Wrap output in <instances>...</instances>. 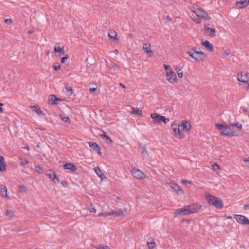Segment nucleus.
I'll use <instances>...</instances> for the list:
<instances>
[{
  "label": "nucleus",
  "instance_id": "1",
  "mask_svg": "<svg viewBox=\"0 0 249 249\" xmlns=\"http://www.w3.org/2000/svg\"><path fill=\"white\" fill-rule=\"evenodd\" d=\"M209 205H213L217 209H221L223 206L222 201L217 197L214 196L210 194L205 196Z\"/></svg>",
  "mask_w": 249,
  "mask_h": 249
},
{
  "label": "nucleus",
  "instance_id": "2",
  "mask_svg": "<svg viewBox=\"0 0 249 249\" xmlns=\"http://www.w3.org/2000/svg\"><path fill=\"white\" fill-rule=\"evenodd\" d=\"M187 53L190 57L193 58L197 62L204 61L207 57L204 52L201 51H195L194 53H192V51H189L187 52Z\"/></svg>",
  "mask_w": 249,
  "mask_h": 249
},
{
  "label": "nucleus",
  "instance_id": "3",
  "mask_svg": "<svg viewBox=\"0 0 249 249\" xmlns=\"http://www.w3.org/2000/svg\"><path fill=\"white\" fill-rule=\"evenodd\" d=\"M171 127L176 137L180 139H183L184 138L185 136L181 132L180 125H179L176 121H174L171 124Z\"/></svg>",
  "mask_w": 249,
  "mask_h": 249
},
{
  "label": "nucleus",
  "instance_id": "4",
  "mask_svg": "<svg viewBox=\"0 0 249 249\" xmlns=\"http://www.w3.org/2000/svg\"><path fill=\"white\" fill-rule=\"evenodd\" d=\"M194 12L198 17H201L205 19L210 20L211 19V18L209 16L208 13L202 8H197Z\"/></svg>",
  "mask_w": 249,
  "mask_h": 249
},
{
  "label": "nucleus",
  "instance_id": "5",
  "mask_svg": "<svg viewBox=\"0 0 249 249\" xmlns=\"http://www.w3.org/2000/svg\"><path fill=\"white\" fill-rule=\"evenodd\" d=\"M60 43H57L54 48V52L59 57H60L65 54L64 46H60Z\"/></svg>",
  "mask_w": 249,
  "mask_h": 249
},
{
  "label": "nucleus",
  "instance_id": "6",
  "mask_svg": "<svg viewBox=\"0 0 249 249\" xmlns=\"http://www.w3.org/2000/svg\"><path fill=\"white\" fill-rule=\"evenodd\" d=\"M189 209L187 208V206H184L182 209H178L176 210L174 214L177 215H185L189 214Z\"/></svg>",
  "mask_w": 249,
  "mask_h": 249
},
{
  "label": "nucleus",
  "instance_id": "7",
  "mask_svg": "<svg viewBox=\"0 0 249 249\" xmlns=\"http://www.w3.org/2000/svg\"><path fill=\"white\" fill-rule=\"evenodd\" d=\"M50 173H46V175L54 183H59L60 180L59 178L53 171H50Z\"/></svg>",
  "mask_w": 249,
  "mask_h": 249
},
{
  "label": "nucleus",
  "instance_id": "8",
  "mask_svg": "<svg viewBox=\"0 0 249 249\" xmlns=\"http://www.w3.org/2000/svg\"><path fill=\"white\" fill-rule=\"evenodd\" d=\"M132 174L134 178L137 179H142L145 177L144 173L139 169L133 170Z\"/></svg>",
  "mask_w": 249,
  "mask_h": 249
},
{
  "label": "nucleus",
  "instance_id": "9",
  "mask_svg": "<svg viewBox=\"0 0 249 249\" xmlns=\"http://www.w3.org/2000/svg\"><path fill=\"white\" fill-rule=\"evenodd\" d=\"M234 218L238 223L243 225H247L249 221L246 217L242 215L235 214Z\"/></svg>",
  "mask_w": 249,
  "mask_h": 249
},
{
  "label": "nucleus",
  "instance_id": "10",
  "mask_svg": "<svg viewBox=\"0 0 249 249\" xmlns=\"http://www.w3.org/2000/svg\"><path fill=\"white\" fill-rule=\"evenodd\" d=\"M187 208H188L189 213L191 214L198 211L201 208V206L197 204H194L193 205H187Z\"/></svg>",
  "mask_w": 249,
  "mask_h": 249
},
{
  "label": "nucleus",
  "instance_id": "11",
  "mask_svg": "<svg viewBox=\"0 0 249 249\" xmlns=\"http://www.w3.org/2000/svg\"><path fill=\"white\" fill-rule=\"evenodd\" d=\"M204 30L205 33L208 36L213 37L215 36L216 30L214 28H210L207 27V25L204 26Z\"/></svg>",
  "mask_w": 249,
  "mask_h": 249
},
{
  "label": "nucleus",
  "instance_id": "12",
  "mask_svg": "<svg viewBox=\"0 0 249 249\" xmlns=\"http://www.w3.org/2000/svg\"><path fill=\"white\" fill-rule=\"evenodd\" d=\"M150 116L156 123L160 124L162 122V115L157 113H153L151 114Z\"/></svg>",
  "mask_w": 249,
  "mask_h": 249
},
{
  "label": "nucleus",
  "instance_id": "13",
  "mask_svg": "<svg viewBox=\"0 0 249 249\" xmlns=\"http://www.w3.org/2000/svg\"><path fill=\"white\" fill-rule=\"evenodd\" d=\"M49 97V104L51 105H58L59 102L62 100L53 94L50 95Z\"/></svg>",
  "mask_w": 249,
  "mask_h": 249
},
{
  "label": "nucleus",
  "instance_id": "14",
  "mask_svg": "<svg viewBox=\"0 0 249 249\" xmlns=\"http://www.w3.org/2000/svg\"><path fill=\"white\" fill-rule=\"evenodd\" d=\"M88 144L91 148H92L93 151H94L99 155L101 154L100 147L97 143L89 141L88 142Z\"/></svg>",
  "mask_w": 249,
  "mask_h": 249
},
{
  "label": "nucleus",
  "instance_id": "15",
  "mask_svg": "<svg viewBox=\"0 0 249 249\" xmlns=\"http://www.w3.org/2000/svg\"><path fill=\"white\" fill-rule=\"evenodd\" d=\"M249 79V73L248 72H242L240 77H238V80L242 83H247Z\"/></svg>",
  "mask_w": 249,
  "mask_h": 249
},
{
  "label": "nucleus",
  "instance_id": "16",
  "mask_svg": "<svg viewBox=\"0 0 249 249\" xmlns=\"http://www.w3.org/2000/svg\"><path fill=\"white\" fill-rule=\"evenodd\" d=\"M167 80L170 83H174L177 81V76L176 73L173 71L166 74Z\"/></svg>",
  "mask_w": 249,
  "mask_h": 249
},
{
  "label": "nucleus",
  "instance_id": "17",
  "mask_svg": "<svg viewBox=\"0 0 249 249\" xmlns=\"http://www.w3.org/2000/svg\"><path fill=\"white\" fill-rule=\"evenodd\" d=\"M249 5V0H240L236 3V5L239 8H244Z\"/></svg>",
  "mask_w": 249,
  "mask_h": 249
},
{
  "label": "nucleus",
  "instance_id": "18",
  "mask_svg": "<svg viewBox=\"0 0 249 249\" xmlns=\"http://www.w3.org/2000/svg\"><path fill=\"white\" fill-rule=\"evenodd\" d=\"M181 130L185 131L186 132L189 131L191 129V126L190 123L187 121H184L182 124L180 125Z\"/></svg>",
  "mask_w": 249,
  "mask_h": 249
},
{
  "label": "nucleus",
  "instance_id": "19",
  "mask_svg": "<svg viewBox=\"0 0 249 249\" xmlns=\"http://www.w3.org/2000/svg\"><path fill=\"white\" fill-rule=\"evenodd\" d=\"M63 168L65 170H69L71 171H75L77 168V167L71 163H67L64 164Z\"/></svg>",
  "mask_w": 249,
  "mask_h": 249
},
{
  "label": "nucleus",
  "instance_id": "20",
  "mask_svg": "<svg viewBox=\"0 0 249 249\" xmlns=\"http://www.w3.org/2000/svg\"><path fill=\"white\" fill-rule=\"evenodd\" d=\"M171 187L176 192L181 195L184 194V191L182 190L180 186L176 183H171Z\"/></svg>",
  "mask_w": 249,
  "mask_h": 249
},
{
  "label": "nucleus",
  "instance_id": "21",
  "mask_svg": "<svg viewBox=\"0 0 249 249\" xmlns=\"http://www.w3.org/2000/svg\"><path fill=\"white\" fill-rule=\"evenodd\" d=\"M201 44L210 52L213 51L214 49L213 46L211 44V43L209 41L205 40V41H203L201 42Z\"/></svg>",
  "mask_w": 249,
  "mask_h": 249
},
{
  "label": "nucleus",
  "instance_id": "22",
  "mask_svg": "<svg viewBox=\"0 0 249 249\" xmlns=\"http://www.w3.org/2000/svg\"><path fill=\"white\" fill-rule=\"evenodd\" d=\"M110 213L111 215H115L117 217H121L124 215V212L120 209L117 210H112Z\"/></svg>",
  "mask_w": 249,
  "mask_h": 249
},
{
  "label": "nucleus",
  "instance_id": "23",
  "mask_svg": "<svg viewBox=\"0 0 249 249\" xmlns=\"http://www.w3.org/2000/svg\"><path fill=\"white\" fill-rule=\"evenodd\" d=\"M31 108L34 112L36 113L38 115H45V114L41 110L39 106H33L31 107Z\"/></svg>",
  "mask_w": 249,
  "mask_h": 249
},
{
  "label": "nucleus",
  "instance_id": "24",
  "mask_svg": "<svg viewBox=\"0 0 249 249\" xmlns=\"http://www.w3.org/2000/svg\"><path fill=\"white\" fill-rule=\"evenodd\" d=\"M4 158L2 156H0V171L4 172L6 169V165L4 163Z\"/></svg>",
  "mask_w": 249,
  "mask_h": 249
},
{
  "label": "nucleus",
  "instance_id": "25",
  "mask_svg": "<svg viewBox=\"0 0 249 249\" xmlns=\"http://www.w3.org/2000/svg\"><path fill=\"white\" fill-rule=\"evenodd\" d=\"M0 192L1 196L3 197H8V196L7 195V188L5 185H1L0 187Z\"/></svg>",
  "mask_w": 249,
  "mask_h": 249
},
{
  "label": "nucleus",
  "instance_id": "26",
  "mask_svg": "<svg viewBox=\"0 0 249 249\" xmlns=\"http://www.w3.org/2000/svg\"><path fill=\"white\" fill-rule=\"evenodd\" d=\"M94 171L96 174L103 180L104 178L107 179L105 175L102 172V170L99 167H96L94 168Z\"/></svg>",
  "mask_w": 249,
  "mask_h": 249
},
{
  "label": "nucleus",
  "instance_id": "27",
  "mask_svg": "<svg viewBox=\"0 0 249 249\" xmlns=\"http://www.w3.org/2000/svg\"><path fill=\"white\" fill-rule=\"evenodd\" d=\"M94 62L95 60L93 58H89V57H87V59L85 61L87 68H90L91 66L94 64Z\"/></svg>",
  "mask_w": 249,
  "mask_h": 249
},
{
  "label": "nucleus",
  "instance_id": "28",
  "mask_svg": "<svg viewBox=\"0 0 249 249\" xmlns=\"http://www.w3.org/2000/svg\"><path fill=\"white\" fill-rule=\"evenodd\" d=\"M216 128L219 130L222 131V130L224 129V128H229L231 130H232V129H231V126L225 125L222 124L217 123V124H216Z\"/></svg>",
  "mask_w": 249,
  "mask_h": 249
},
{
  "label": "nucleus",
  "instance_id": "29",
  "mask_svg": "<svg viewBox=\"0 0 249 249\" xmlns=\"http://www.w3.org/2000/svg\"><path fill=\"white\" fill-rule=\"evenodd\" d=\"M117 34L116 31L112 30L109 32L108 36L110 39H113L114 41L118 40V38L116 37Z\"/></svg>",
  "mask_w": 249,
  "mask_h": 249
},
{
  "label": "nucleus",
  "instance_id": "30",
  "mask_svg": "<svg viewBox=\"0 0 249 249\" xmlns=\"http://www.w3.org/2000/svg\"><path fill=\"white\" fill-rule=\"evenodd\" d=\"M133 109V111L131 112V114H136L138 116H142V110L139 109H135L133 107L132 108Z\"/></svg>",
  "mask_w": 249,
  "mask_h": 249
},
{
  "label": "nucleus",
  "instance_id": "31",
  "mask_svg": "<svg viewBox=\"0 0 249 249\" xmlns=\"http://www.w3.org/2000/svg\"><path fill=\"white\" fill-rule=\"evenodd\" d=\"M143 49L144 51L146 53L152 52L150 48V44H144Z\"/></svg>",
  "mask_w": 249,
  "mask_h": 249
},
{
  "label": "nucleus",
  "instance_id": "32",
  "mask_svg": "<svg viewBox=\"0 0 249 249\" xmlns=\"http://www.w3.org/2000/svg\"><path fill=\"white\" fill-rule=\"evenodd\" d=\"M231 130L229 128H224L221 131V135L222 136H230V132H231Z\"/></svg>",
  "mask_w": 249,
  "mask_h": 249
},
{
  "label": "nucleus",
  "instance_id": "33",
  "mask_svg": "<svg viewBox=\"0 0 249 249\" xmlns=\"http://www.w3.org/2000/svg\"><path fill=\"white\" fill-rule=\"evenodd\" d=\"M18 189L19 192L20 193H25L28 190L27 187L24 185H19Z\"/></svg>",
  "mask_w": 249,
  "mask_h": 249
},
{
  "label": "nucleus",
  "instance_id": "34",
  "mask_svg": "<svg viewBox=\"0 0 249 249\" xmlns=\"http://www.w3.org/2000/svg\"><path fill=\"white\" fill-rule=\"evenodd\" d=\"M231 126L236 127L239 130H241L242 128V125L241 124H239L238 123H230V125Z\"/></svg>",
  "mask_w": 249,
  "mask_h": 249
},
{
  "label": "nucleus",
  "instance_id": "35",
  "mask_svg": "<svg viewBox=\"0 0 249 249\" xmlns=\"http://www.w3.org/2000/svg\"><path fill=\"white\" fill-rule=\"evenodd\" d=\"M178 68V66H177V68L176 70L177 71V74L179 77L182 78L183 76V71L181 70V68H180V66H179V68L178 70L177 69Z\"/></svg>",
  "mask_w": 249,
  "mask_h": 249
},
{
  "label": "nucleus",
  "instance_id": "36",
  "mask_svg": "<svg viewBox=\"0 0 249 249\" xmlns=\"http://www.w3.org/2000/svg\"><path fill=\"white\" fill-rule=\"evenodd\" d=\"M35 171L39 174L43 173V170L39 165H36L35 166Z\"/></svg>",
  "mask_w": 249,
  "mask_h": 249
},
{
  "label": "nucleus",
  "instance_id": "37",
  "mask_svg": "<svg viewBox=\"0 0 249 249\" xmlns=\"http://www.w3.org/2000/svg\"><path fill=\"white\" fill-rule=\"evenodd\" d=\"M105 142L107 144H112L113 142L110 137L108 135L105 138Z\"/></svg>",
  "mask_w": 249,
  "mask_h": 249
},
{
  "label": "nucleus",
  "instance_id": "38",
  "mask_svg": "<svg viewBox=\"0 0 249 249\" xmlns=\"http://www.w3.org/2000/svg\"><path fill=\"white\" fill-rule=\"evenodd\" d=\"M164 66L166 71V74H168V73H169L173 71V70L169 65L164 64Z\"/></svg>",
  "mask_w": 249,
  "mask_h": 249
},
{
  "label": "nucleus",
  "instance_id": "39",
  "mask_svg": "<svg viewBox=\"0 0 249 249\" xmlns=\"http://www.w3.org/2000/svg\"><path fill=\"white\" fill-rule=\"evenodd\" d=\"M66 91L69 95H71L73 93L72 87L69 86L66 87Z\"/></svg>",
  "mask_w": 249,
  "mask_h": 249
},
{
  "label": "nucleus",
  "instance_id": "40",
  "mask_svg": "<svg viewBox=\"0 0 249 249\" xmlns=\"http://www.w3.org/2000/svg\"><path fill=\"white\" fill-rule=\"evenodd\" d=\"M147 245L149 249H153L156 247V243L154 242H148Z\"/></svg>",
  "mask_w": 249,
  "mask_h": 249
},
{
  "label": "nucleus",
  "instance_id": "41",
  "mask_svg": "<svg viewBox=\"0 0 249 249\" xmlns=\"http://www.w3.org/2000/svg\"><path fill=\"white\" fill-rule=\"evenodd\" d=\"M19 160L21 161L20 164L22 165H25L28 163V161L27 159H23V158L20 157L19 158Z\"/></svg>",
  "mask_w": 249,
  "mask_h": 249
},
{
  "label": "nucleus",
  "instance_id": "42",
  "mask_svg": "<svg viewBox=\"0 0 249 249\" xmlns=\"http://www.w3.org/2000/svg\"><path fill=\"white\" fill-rule=\"evenodd\" d=\"M95 248L96 249H111L108 246H103L102 245H97L96 246H95Z\"/></svg>",
  "mask_w": 249,
  "mask_h": 249
},
{
  "label": "nucleus",
  "instance_id": "43",
  "mask_svg": "<svg viewBox=\"0 0 249 249\" xmlns=\"http://www.w3.org/2000/svg\"><path fill=\"white\" fill-rule=\"evenodd\" d=\"M6 215L12 217L14 215V213L12 210H7L5 212Z\"/></svg>",
  "mask_w": 249,
  "mask_h": 249
},
{
  "label": "nucleus",
  "instance_id": "44",
  "mask_svg": "<svg viewBox=\"0 0 249 249\" xmlns=\"http://www.w3.org/2000/svg\"><path fill=\"white\" fill-rule=\"evenodd\" d=\"M140 148H141L142 152V153H146V154H147L148 155L147 151L146 146L145 145H143L142 146V144H140Z\"/></svg>",
  "mask_w": 249,
  "mask_h": 249
},
{
  "label": "nucleus",
  "instance_id": "45",
  "mask_svg": "<svg viewBox=\"0 0 249 249\" xmlns=\"http://www.w3.org/2000/svg\"><path fill=\"white\" fill-rule=\"evenodd\" d=\"M89 210L92 213H95L96 212V210L93 205H90L89 206Z\"/></svg>",
  "mask_w": 249,
  "mask_h": 249
},
{
  "label": "nucleus",
  "instance_id": "46",
  "mask_svg": "<svg viewBox=\"0 0 249 249\" xmlns=\"http://www.w3.org/2000/svg\"><path fill=\"white\" fill-rule=\"evenodd\" d=\"M60 65L59 63H57V64H54L53 65V67L54 68L55 71H57L59 69H60Z\"/></svg>",
  "mask_w": 249,
  "mask_h": 249
},
{
  "label": "nucleus",
  "instance_id": "47",
  "mask_svg": "<svg viewBox=\"0 0 249 249\" xmlns=\"http://www.w3.org/2000/svg\"><path fill=\"white\" fill-rule=\"evenodd\" d=\"M62 120L66 123L69 124L71 123V120L69 117H64L62 118Z\"/></svg>",
  "mask_w": 249,
  "mask_h": 249
},
{
  "label": "nucleus",
  "instance_id": "48",
  "mask_svg": "<svg viewBox=\"0 0 249 249\" xmlns=\"http://www.w3.org/2000/svg\"><path fill=\"white\" fill-rule=\"evenodd\" d=\"M69 56L68 54H66L65 56L61 58V62L62 63H65L66 61L68 59Z\"/></svg>",
  "mask_w": 249,
  "mask_h": 249
},
{
  "label": "nucleus",
  "instance_id": "49",
  "mask_svg": "<svg viewBox=\"0 0 249 249\" xmlns=\"http://www.w3.org/2000/svg\"><path fill=\"white\" fill-rule=\"evenodd\" d=\"M213 169L214 171H217L220 169V166L218 164L214 163L213 165Z\"/></svg>",
  "mask_w": 249,
  "mask_h": 249
},
{
  "label": "nucleus",
  "instance_id": "50",
  "mask_svg": "<svg viewBox=\"0 0 249 249\" xmlns=\"http://www.w3.org/2000/svg\"><path fill=\"white\" fill-rule=\"evenodd\" d=\"M162 122H163L165 124H167L169 122V119L166 118L165 116H163Z\"/></svg>",
  "mask_w": 249,
  "mask_h": 249
},
{
  "label": "nucleus",
  "instance_id": "51",
  "mask_svg": "<svg viewBox=\"0 0 249 249\" xmlns=\"http://www.w3.org/2000/svg\"><path fill=\"white\" fill-rule=\"evenodd\" d=\"M182 183L184 184H185L186 183H188L189 184H192V182L191 180H182Z\"/></svg>",
  "mask_w": 249,
  "mask_h": 249
},
{
  "label": "nucleus",
  "instance_id": "52",
  "mask_svg": "<svg viewBox=\"0 0 249 249\" xmlns=\"http://www.w3.org/2000/svg\"><path fill=\"white\" fill-rule=\"evenodd\" d=\"M5 22L7 24H10L12 22V20L11 19H5Z\"/></svg>",
  "mask_w": 249,
  "mask_h": 249
},
{
  "label": "nucleus",
  "instance_id": "53",
  "mask_svg": "<svg viewBox=\"0 0 249 249\" xmlns=\"http://www.w3.org/2000/svg\"><path fill=\"white\" fill-rule=\"evenodd\" d=\"M3 106V104L2 103H0V112L1 113H3V109L2 106Z\"/></svg>",
  "mask_w": 249,
  "mask_h": 249
},
{
  "label": "nucleus",
  "instance_id": "54",
  "mask_svg": "<svg viewBox=\"0 0 249 249\" xmlns=\"http://www.w3.org/2000/svg\"><path fill=\"white\" fill-rule=\"evenodd\" d=\"M107 135L106 134V133L104 131H103V134L100 135V136L102 138L105 139Z\"/></svg>",
  "mask_w": 249,
  "mask_h": 249
},
{
  "label": "nucleus",
  "instance_id": "55",
  "mask_svg": "<svg viewBox=\"0 0 249 249\" xmlns=\"http://www.w3.org/2000/svg\"><path fill=\"white\" fill-rule=\"evenodd\" d=\"M89 90L91 93H93L97 90V88H90Z\"/></svg>",
  "mask_w": 249,
  "mask_h": 249
},
{
  "label": "nucleus",
  "instance_id": "56",
  "mask_svg": "<svg viewBox=\"0 0 249 249\" xmlns=\"http://www.w3.org/2000/svg\"><path fill=\"white\" fill-rule=\"evenodd\" d=\"M238 136V135L236 134L235 132H234V131H232V132L231 131V132H230V136Z\"/></svg>",
  "mask_w": 249,
  "mask_h": 249
},
{
  "label": "nucleus",
  "instance_id": "57",
  "mask_svg": "<svg viewBox=\"0 0 249 249\" xmlns=\"http://www.w3.org/2000/svg\"><path fill=\"white\" fill-rule=\"evenodd\" d=\"M244 209L245 210L249 209V204H246L244 206Z\"/></svg>",
  "mask_w": 249,
  "mask_h": 249
},
{
  "label": "nucleus",
  "instance_id": "58",
  "mask_svg": "<svg viewBox=\"0 0 249 249\" xmlns=\"http://www.w3.org/2000/svg\"><path fill=\"white\" fill-rule=\"evenodd\" d=\"M109 216H111L110 212L104 213V216L106 217Z\"/></svg>",
  "mask_w": 249,
  "mask_h": 249
},
{
  "label": "nucleus",
  "instance_id": "59",
  "mask_svg": "<svg viewBox=\"0 0 249 249\" xmlns=\"http://www.w3.org/2000/svg\"><path fill=\"white\" fill-rule=\"evenodd\" d=\"M111 66L113 68H119V66L116 64V63H112L111 64Z\"/></svg>",
  "mask_w": 249,
  "mask_h": 249
},
{
  "label": "nucleus",
  "instance_id": "60",
  "mask_svg": "<svg viewBox=\"0 0 249 249\" xmlns=\"http://www.w3.org/2000/svg\"><path fill=\"white\" fill-rule=\"evenodd\" d=\"M61 184H62L63 186H66V185L68 184L67 182V181H62L61 182Z\"/></svg>",
  "mask_w": 249,
  "mask_h": 249
},
{
  "label": "nucleus",
  "instance_id": "61",
  "mask_svg": "<svg viewBox=\"0 0 249 249\" xmlns=\"http://www.w3.org/2000/svg\"><path fill=\"white\" fill-rule=\"evenodd\" d=\"M244 161L245 162H249V157L247 158H245L244 159Z\"/></svg>",
  "mask_w": 249,
  "mask_h": 249
},
{
  "label": "nucleus",
  "instance_id": "62",
  "mask_svg": "<svg viewBox=\"0 0 249 249\" xmlns=\"http://www.w3.org/2000/svg\"><path fill=\"white\" fill-rule=\"evenodd\" d=\"M191 51H192V53H194L195 51H197L195 47H193L191 49Z\"/></svg>",
  "mask_w": 249,
  "mask_h": 249
},
{
  "label": "nucleus",
  "instance_id": "63",
  "mask_svg": "<svg viewBox=\"0 0 249 249\" xmlns=\"http://www.w3.org/2000/svg\"><path fill=\"white\" fill-rule=\"evenodd\" d=\"M120 86H121V87H122V88H126V87H125V86L124 84H123V83H120Z\"/></svg>",
  "mask_w": 249,
  "mask_h": 249
},
{
  "label": "nucleus",
  "instance_id": "64",
  "mask_svg": "<svg viewBox=\"0 0 249 249\" xmlns=\"http://www.w3.org/2000/svg\"><path fill=\"white\" fill-rule=\"evenodd\" d=\"M98 216H104V213H100L98 214Z\"/></svg>",
  "mask_w": 249,
  "mask_h": 249
}]
</instances>
